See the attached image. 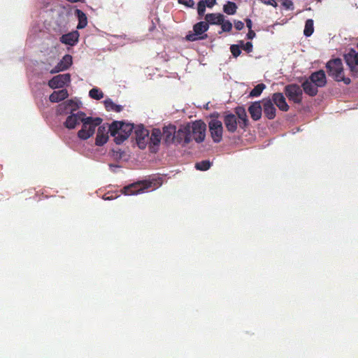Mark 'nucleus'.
Masks as SVG:
<instances>
[{
	"mask_svg": "<svg viewBox=\"0 0 358 358\" xmlns=\"http://www.w3.org/2000/svg\"><path fill=\"white\" fill-rule=\"evenodd\" d=\"M162 185V178L155 176L147 180L137 181L124 187L122 189V193L125 195H134L149 189H156Z\"/></svg>",
	"mask_w": 358,
	"mask_h": 358,
	"instance_id": "obj_1",
	"label": "nucleus"
},
{
	"mask_svg": "<svg viewBox=\"0 0 358 358\" xmlns=\"http://www.w3.org/2000/svg\"><path fill=\"white\" fill-rule=\"evenodd\" d=\"M132 124L124 123L120 121H115L109 125L110 135L115 137L116 144H121L127 140L133 131Z\"/></svg>",
	"mask_w": 358,
	"mask_h": 358,
	"instance_id": "obj_2",
	"label": "nucleus"
},
{
	"mask_svg": "<svg viewBox=\"0 0 358 358\" xmlns=\"http://www.w3.org/2000/svg\"><path fill=\"white\" fill-rule=\"evenodd\" d=\"M326 68L329 76L338 82L343 81L346 85L351 83L350 78L344 76L343 63L341 59L336 58L329 60L326 64Z\"/></svg>",
	"mask_w": 358,
	"mask_h": 358,
	"instance_id": "obj_3",
	"label": "nucleus"
},
{
	"mask_svg": "<svg viewBox=\"0 0 358 358\" xmlns=\"http://www.w3.org/2000/svg\"><path fill=\"white\" fill-rule=\"evenodd\" d=\"M103 120L101 117L85 116L82 128L78 132V136L82 140H87L95 132L96 127L99 126Z\"/></svg>",
	"mask_w": 358,
	"mask_h": 358,
	"instance_id": "obj_4",
	"label": "nucleus"
},
{
	"mask_svg": "<svg viewBox=\"0 0 358 358\" xmlns=\"http://www.w3.org/2000/svg\"><path fill=\"white\" fill-rule=\"evenodd\" d=\"M209 26L206 22H199L193 26L194 33L189 32L186 35L185 39L188 41H195L197 40H203L207 38L206 34H203L208 31Z\"/></svg>",
	"mask_w": 358,
	"mask_h": 358,
	"instance_id": "obj_5",
	"label": "nucleus"
},
{
	"mask_svg": "<svg viewBox=\"0 0 358 358\" xmlns=\"http://www.w3.org/2000/svg\"><path fill=\"white\" fill-rule=\"evenodd\" d=\"M190 135L192 140L196 143H201L206 137V124L202 120H196L189 124Z\"/></svg>",
	"mask_w": 358,
	"mask_h": 358,
	"instance_id": "obj_6",
	"label": "nucleus"
},
{
	"mask_svg": "<svg viewBox=\"0 0 358 358\" xmlns=\"http://www.w3.org/2000/svg\"><path fill=\"white\" fill-rule=\"evenodd\" d=\"M284 92L289 101H292L295 103H301L303 99V90L299 85H287L285 87Z\"/></svg>",
	"mask_w": 358,
	"mask_h": 358,
	"instance_id": "obj_7",
	"label": "nucleus"
},
{
	"mask_svg": "<svg viewBox=\"0 0 358 358\" xmlns=\"http://www.w3.org/2000/svg\"><path fill=\"white\" fill-rule=\"evenodd\" d=\"M208 128L213 142L216 143L221 142L224 131L222 122L217 119H212L208 122Z\"/></svg>",
	"mask_w": 358,
	"mask_h": 358,
	"instance_id": "obj_8",
	"label": "nucleus"
},
{
	"mask_svg": "<svg viewBox=\"0 0 358 358\" xmlns=\"http://www.w3.org/2000/svg\"><path fill=\"white\" fill-rule=\"evenodd\" d=\"M175 136V143H184L185 145L189 143L192 141L189 124L181 127L178 131L176 130Z\"/></svg>",
	"mask_w": 358,
	"mask_h": 358,
	"instance_id": "obj_9",
	"label": "nucleus"
},
{
	"mask_svg": "<svg viewBox=\"0 0 358 358\" xmlns=\"http://www.w3.org/2000/svg\"><path fill=\"white\" fill-rule=\"evenodd\" d=\"M85 116L86 114L82 111H78L76 113H71L67 117L64 124L67 129H74L80 122L83 124Z\"/></svg>",
	"mask_w": 358,
	"mask_h": 358,
	"instance_id": "obj_10",
	"label": "nucleus"
},
{
	"mask_svg": "<svg viewBox=\"0 0 358 358\" xmlns=\"http://www.w3.org/2000/svg\"><path fill=\"white\" fill-rule=\"evenodd\" d=\"M71 81L69 73L59 74L54 76L48 82V85L52 89L62 88Z\"/></svg>",
	"mask_w": 358,
	"mask_h": 358,
	"instance_id": "obj_11",
	"label": "nucleus"
},
{
	"mask_svg": "<svg viewBox=\"0 0 358 358\" xmlns=\"http://www.w3.org/2000/svg\"><path fill=\"white\" fill-rule=\"evenodd\" d=\"M79 106L76 101L69 99L58 105L57 113L59 115L67 114L69 112L73 113V111L77 110Z\"/></svg>",
	"mask_w": 358,
	"mask_h": 358,
	"instance_id": "obj_12",
	"label": "nucleus"
},
{
	"mask_svg": "<svg viewBox=\"0 0 358 358\" xmlns=\"http://www.w3.org/2000/svg\"><path fill=\"white\" fill-rule=\"evenodd\" d=\"M135 135L138 146L141 149L146 147L145 139L148 137L149 131L143 125L138 126L135 130Z\"/></svg>",
	"mask_w": 358,
	"mask_h": 358,
	"instance_id": "obj_13",
	"label": "nucleus"
},
{
	"mask_svg": "<svg viewBox=\"0 0 358 358\" xmlns=\"http://www.w3.org/2000/svg\"><path fill=\"white\" fill-rule=\"evenodd\" d=\"M234 115L238 119L240 128L245 129L249 125V120L245 108L243 106H237L234 108Z\"/></svg>",
	"mask_w": 358,
	"mask_h": 358,
	"instance_id": "obj_14",
	"label": "nucleus"
},
{
	"mask_svg": "<svg viewBox=\"0 0 358 358\" xmlns=\"http://www.w3.org/2000/svg\"><path fill=\"white\" fill-rule=\"evenodd\" d=\"M223 122L229 132L233 134L236 131L238 120L234 114L226 113L224 115Z\"/></svg>",
	"mask_w": 358,
	"mask_h": 358,
	"instance_id": "obj_15",
	"label": "nucleus"
},
{
	"mask_svg": "<svg viewBox=\"0 0 358 358\" xmlns=\"http://www.w3.org/2000/svg\"><path fill=\"white\" fill-rule=\"evenodd\" d=\"M72 56L65 55L58 64L50 71V73L55 74L68 69L72 64Z\"/></svg>",
	"mask_w": 358,
	"mask_h": 358,
	"instance_id": "obj_16",
	"label": "nucleus"
},
{
	"mask_svg": "<svg viewBox=\"0 0 358 358\" xmlns=\"http://www.w3.org/2000/svg\"><path fill=\"white\" fill-rule=\"evenodd\" d=\"M176 127L171 124L163 127L162 139L165 144L171 145L175 143Z\"/></svg>",
	"mask_w": 358,
	"mask_h": 358,
	"instance_id": "obj_17",
	"label": "nucleus"
},
{
	"mask_svg": "<svg viewBox=\"0 0 358 358\" xmlns=\"http://www.w3.org/2000/svg\"><path fill=\"white\" fill-rule=\"evenodd\" d=\"M108 131H110L109 126L101 125L99 127L95 139V144L97 146H102L107 143L108 140Z\"/></svg>",
	"mask_w": 358,
	"mask_h": 358,
	"instance_id": "obj_18",
	"label": "nucleus"
},
{
	"mask_svg": "<svg viewBox=\"0 0 358 358\" xmlns=\"http://www.w3.org/2000/svg\"><path fill=\"white\" fill-rule=\"evenodd\" d=\"M312 83H313L317 87H323L327 84V78L325 73L323 70H319L313 72L308 77Z\"/></svg>",
	"mask_w": 358,
	"mask_h": 358,
	"instance_id": "obj_19",
	"label": "nucleus"
},
{
	"mask_svg": "<svg viewBox=\"0 0 358 358\" xmlns=\"http://www.w3.org/2000/svg\"><path fill=\"white\" fill-rule=\"evenodd\" d=\"M271 101L273 104L276 105L279 110L283 112L289 110V106L287 103L286 99L282 93L275 92L273 94Z\"/></svg>",
	"mask_w": 358,
	"mask_h": 358,
	"instance_id": "obj_20",
	"label": "nucleus"
},
{
	"mask_svg": "<svg viewBox=\"0 0 358 358\" xmlns=\"http://www.w3.org/2000/svg\"><path fill=\"white\" fill-rule=\"evenodd\" d=\"M263 111L265 117L268 120H273L276 115V109L271 99H265L262 100Z\"/></svg>",
	"mask_w": 358,
	"mask_h": 358,
	"instance_id": "obj_21",
	"label": "nucleus"
},
{
	"mask_svg": "<svg viewBox=\"0 0 358 358\" xmlns=\"http://www.w3.org/2000/svg\"><path fill=\"white\" fill-rule=\"evenodd\" d=\"M162 131L158 128H154L152 130L151 135L149 138L150 144V150L152 152H156L157 149H155V147H158L160 144L161 140L162 138Z\"/></svg>",
	"mask_w": 358,
	"mask_h": 358,
	"instance_id": "obj_22",
	"label": "nucleus"
},
{
	"mask_svg": "<svg viewBox=\"0 0 358 358\" xmlns=\"http://www.w3.org/2000/svg\"><path fill=\"white\" fill-rule=\"evenodd\" d=\"M79 36L78 31H73L68 34H63L60 37L59 41L64 44L73 46L78 41Z\"/></svg>",
	"mask_w": 358,
	"mask_h": 358,
	"instance_id": "obj_23",
	"label": "nucleus"
},
{
	"mask_svg": "<svg viewBox=\"0 0 358 358\" xmlns=\"http://www.w3.org/2000/svg\"><path fill=\"white\" fill-rule=\"evenodd\" d=\"M248 112L254 121H257L262 117V107L260 101H255L248 107Z\"/></svg>",
	"mask_w": 358,
	"mask_h": 358,
	"instance_id": "obj_24",
	"label": "nucleus"
},
{
	"mask_svg": "<svg viewBox=\"0 0 358 358\" xmlns=\"http://www.w3.org/2000/svg\"><path fill=\"white\" fill-rule=\"evenodd\" d=\"M301 87L302 90L310 96H315L318 92V87L308 78L302 83Z\"/></svg>",
	"mask_w": 358,
	"mask_h": 358,
	"instance_id": "obj_25",
	"label": "nucleus"
},
{
	"mask_svg": "<svg viewBox=\"0 0 358 358\" xmlns=\"http://www.w3.org/2000/svg\"><path fill=\"white\" fill-rule=\"evenodd\" d=\"M224 15L221 13H208L205 15L206 22L208 24L220 25L222 24Z\"/></svg>",
	"mask_w": 358,
	"mask_h": 358,
	"instance_id": "obj_26",
	"label": "nucleus"
},
{
	"mask_svg": "<svg viewBox=\"0 0 358 358\" xmlns=\"http://www.w3.org/2000/svg\"><path fill=\"white\" fill-rule=\"evenodd\" d=\"M69 96L68 91L65 89L54 91L49 96V99L52 103H57L64 100Z\"/></svg>",
	"mask_w": 358,
	"mask_h": 358,
	"instance_id": "obj_27",
	"label": "nucleus"
},
{
	"mask_svg": "<svg viewBox=\"0 0 358 358\" xmlns=\"http://www.w3.org/2000/svg\"><path fill=\"white\" fill-rule=\"evenodd\" d=\"M76 14L78 18L77 29H81L85 28L87 24V19L86 15L79 9L76 10Z\"/></svg>",
	"mask_w": 358,
	"mask_h": 358,
	"instance_id": "obj_28",
	"label": "nucleus"
},
{
	"mask_svg": "<svg viewBox=\"0 0 358 358\" xmlns=\"http://www.w3.org/2000/svg\"><path fill=\"white\" fill-rule=\"evenodd\" d=\"M104 106L108 111L120 112L123 107L120 105L115 103L110 99H107L104 101Z\"/></svg>",
	"mask_w": 358,
	"mask_h": 358,
	"instance_id": "obj_29",
	"label": "nucleus"
},
{
	"mask_svg": "<svg viewBox=\"0 0 358 358\" xmlns=\"http://www.w3.org/2000/svg\"><path fill=\"white\" fill-rule=\"evenodd\" d=\"M237 10V6L234 2L227 1L223 6V11L227 15H234Z\"/></svg>",
	"mask_w": 358,
	"mask_h": 358,
	"instance_id": "obj_30",
	"label": "nucleus"
},
{
	"mask_svg": "<svg viewBox=\"0 0 358 358\" xmlns=\"http://www.w3.org/2000/svg\"><path fill=\"white\" fill-rule=\"evenodd\" d=\"M265 88L266 85L264 83L258 84L250 91L249 96L250 97H257L261 95Z\"/></svg>",
	"mask_w": 358,
	"mask_h": 358,
	"instance_id": "obj_31",
	"label": "nucleus"
},
{
	"mask_svg": "<svg viewBox=\"0 0 358 358\" xmlns=\"http://www.w3.org/2000/svg\"><path fill=\"white\" fill-rule=\"evenodd\" d=\"M314 31L313 27V20L312 19H308L306 20L305 24V28L303 30V34L306 36H310Z\"/></svg>",
	"mask_w": 358,
	"mask_h": 358,
	"instance_id": "obj_32",
	"label": "nucleus"
},
{
	"mask_svg": "<svg viewBox=\"0 0 358 358\" xmlns=\"http://www.w3.org/2000/svg\"><path fill=\"white\" fill-rule=\"evenodd\" d=\"M89 95L91 98L96 100H100L103 97V92L96 87H94L90 90Z\"/></svg>",
	"mask_w": 358,
	"mask_h": 358,
	"instance_id": "obj_33",
	"label": "nucleus"
},
{
	"mask_svg": "<svg viewBox=\"0 0 358 358\" xmlns=\"http://www.w3.org/2000/svg\"><path fill=\"white\" fill-rule=\"evenodd\" d=\"M211 163L208 160H203L196 163L195 168L200 171H207L210 169Z\"/></svg>",
	"mask_w": 358,
	"mask_h": 358,
	"instance_id": "obj_34",
	"label": "nucleus"
},
{
	"mask_svg": "<svg viewBox=\"0 0 358 358\" xmlns=\"http://www.w3.org/2000/svg\"><path fill=\"white\" fill-rule=\"evenodd\" d=\"M206 5L203 0L200 1L197 5V13L200 17H203L206 11Z\"/></svg>",
	"mask_w": 358,
	"mask_h": 358,
	"instance_id": "obj_35",
	"label": "nucleus"
},
{
	"mask_svg": "<svg viewBox=\"0 0 358 358\" xmlns=\"http://www.w3.org/2000/svg\"><path fill=\"white\" fill-rule=\"evenodd\" d=\"M222 31L229 32L232 29V24L229 20H223L222 24H220Z\"/></svg>",
	"mask_w": 358,
	"mask_h": 358,
	"instance_id": "obj_36",
	"label": "nucleus"
},
{
	"mask_svg": "<svg viewBox=\"0 0 358 358\" xmlns=\"http://www.w3.org/2000/svg\"><path fill=\"white\" fill-rule=\"evenodd\" d=\"M230 50L234 57H238L241 53V50L238 45H231Z\"/></svg>",
	"mask_w": 358,
	"mask_h": 358,
	"instance_id": "obj_37",
	"label": "nucleus"
},
{
	"mask_svg": "<svg viewBox=\"0 0 358 358\" xmlns=\"http://www.w3.org/2000/svg\"><path fill=\"white\" fill-rule=\"evenodd\" d=\"M178 3L188 8H194L195 5L194 0H178Z\"/></svg>",
	"mask_w": 358,
	"mask_h": 358,
	"instance_id": "obj_38",
	"label": "nucleus"
},
{
	"mask_svg": "<svg viewBox=\"0 0 358 358\" xmlns=\"http://www.w3.org/2000/svg\"><path fill=\"white\" fill-rule=\"evenodd\" d=\"M241 44H242V48L247 52L249 53L252 51L253 45L251 42H247L246 43L244 44L243 42L241 41Z\"/></svg>",
	"mask_w": 358,
	"mask_h": 358,
	"instance_id": "obj_39",
	"label": "nucleus"
},
{
	"mask_svg": "<svg viewBox=\"0 0 358 358\" xmlns=\"http://www.w3.org/2000/svg\"><path fill=\"white\" fill-rule=\"evenodd\" d=\"M282 5L289 10H293L294 8V4L293 2L291 0H286L283 1Z\"/></svg>",
	"mask_w": 358,
	"mask_h": 358,
	"instance_id": "obj_40",
	"label": "nucleus"
},
{
	"mask_svg": "<svg viewBox=\"0 0 358 358\" xmlns=\"http://www.w3.org/2000/svg\"><path fill=\"white\" fill-rule=\"evenodd\" d=\"M262 3L266 4V5H269V6H272L275 8H276L278 6V3H276V1L275 0H261Z\"/></svg>",
	"mask_w": 358,
	"mask_h": 358,
	"instance_id": "obj_41",
	"label": "nucleus"
},
{
	"mask_svg": "<svg viewBox=\"0 0 358 358\" xmlns=\"http://www.w3.org/2000/svg\"><path fill=\"white\" fill-rule=\"evenodd\" d=\"M234 27L238 31L242 30L243 29V27H244V23L243 22H241V21H239V20L235 21L234 22Z\"/></svg>",
	"mask_w": 358,
	"mask_h": 358,
	"instance_id": "obj_42",
	"label": "nucleus"
},
{
	"mask_svg": "<svg viewBox=\"0 0 358 358\" xmlns=\"http://www.w3.org/2000/svg\"><path fill=\"white\" fill-rule=\"evenodd\" d=\"M204 1L208 8H212L216 3V0H204Z\"/></svg>",
	"mask_w": 358,
	"mask_h": 358,
	"instance_id": "obj_43",
	"label": "nucleus"
},
{
	"mask_svg": "<svg viewBox=\"0 0 358 358\" xmlns=\"http://www.w3.org/2000/svg\"><path fill=\"white\" fill-rule=\"evenodd\" d=\"M255 35L256 34H255V31H252V29H249V31L247 34V38L248 39H252L253 38H255Z\"/></svg>",
	"mask_w": 358,
	"mask_h": 358,
	"instance_id": "obj_44",
	"label": "nucleus"
},
{
	"mask_svg": "<svg viewBox=\"0 0 358 358\" xmlns=\"http://www.w3.org/2000/svg\"><path fill=\"white\" fill-rule=\"evenodd\" d=\"M246 26L249 29H252V20L249 18L245 19Z\"/></svg>",
	"mask_w": 358,
	"mask_h": 358,
	"instance_id": "obj_45",
	"label": "nucleus"
},
{
	"mask_svg": "<svg viewBox=\"0 0 358 358\" xmlns=\"http://www.w3.org/2000/svg\"><path fill=\"white\" fill-rule=\"evenodd\" d=\"M67 1H70V2H72V3H76V2L80 1L81 0H67Z\"/></svg>",
	"mask_w": 358,
	"mask_h": 358,
	"instance_id": "obj_46",
	"label": "nucleus"
},
{
	"mask_svg": "<svg viewBox=\"0 0 358 358\" xmlns=\"http://www.w3.org/2000/svg\"><path fill=\"white\" fill-rule=\"evenodd\" d=\"M357 71H358V69H357Z\"/></svg>",
	"mask_w": 358,
	"mask_h": 358,
	"instance_id": "obj_47",
	"label": "nucleus"
}]
</instances>
